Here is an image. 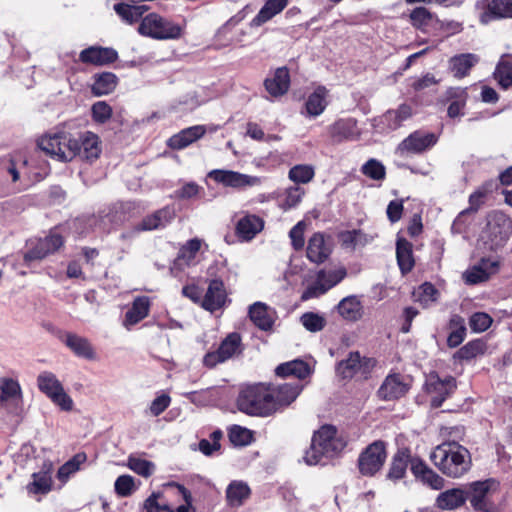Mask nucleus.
Listing matches in <instances>:
<instances>
[{
	"label": "nucleus",
	"mask_w": 512,
	"mask_h": 512,
	"mask_svg": "<svg viewBox=\"0 0 512 512\" xmlns=\"http://www.w3.org/2000/svg\"><path fill=\"white\" fill-rule=\"evenodd\" d=\"M289 0H266L257 15L251 20V27H260L273 17L280 14L288 5Z\"/></svg>",
	"instance_id": "e433bc0d"
},
{
	"label": "nucleus",
	"mask_w": 512,
	"mask_h": 512,
	"mask_svg": "<svg viewBox=\"0 0 512 512\" xmlns=\"http://www.w3.org/2000/svg\"><path fill=\"white\" fill-rule=\"evenodd\" d=\"M224 283L214 279L209 283L207 292L202 300V307L210 312L220 309L226 301Z\"/></svg>",
	"instance_id": "c85d7f7f"
},
{
	"label": "nucleus",
	"mask_w": 512,
	"mask_h": 512,
	"mask_svg": "<svg viewBox=\"0 0 512 512\" xmlns=\"http://www.w3.org/2000/svg\"><path fill=\"white\" fill-rule=\"evenodd\" d=\"M479 21L488 24L494 20L512 18V0H491L477 2Z\"/></svg>",
	"instance_id": "2eb2a0df"
},
{
	"label": "nucleus",
	"mask_w": 512,
	"mask_h": 512,
	"mask_svg": "<svg viewBox=\"0 0 512 512\" xmlns=\"http://www.w3.org/2000/svg\"><path fill=\"white\" fill-rule=\"evenodd\" d=\"M228 436L234 446H247L253 442V432L238 425H234L229 429Z\"/></svg>",
	"instance_id": "680f3d73"
},
{
	"label": "nucleus",
	"mask_w": 512,
	"mask_h": 512,
	"mask_svg": "<svg viewBox=\"0 0 512 512\" xmlns=\"http://www.w3.org/2000/svg\"><path fill=\"white\" fill-rule=\"evenodd\" d=\"M413 461H419V459L412 458L409 450H398L392 459L387 478L392 481L402 479L406 474L408 465H410V468L412 467Z\"/></svg>",
	"instance_id": "a19ab883"
},
{
	"label": "nucleus",
	"mask_w": 512,
	"mask_h": 512,
	"mask_svg": "<svg viewBox=\"0 0 512 512\" xmlns=\"http://www.w3.org/2000/svg\"><path fill=\"white\" fill-rule=\"evenodd\" d=\"M442 443L437 445L436 448H464L461 442L464 441V429L462 427H446L440 431Z\"/></svg>",
	"instance_id": "864d4df0"
},
{
	"label": "nucleus",
	"mask_w": 512,
	"mask_h": 512,
	"mask_svg": "<svg viewBox=\"0 0 512 512\" xmlns=\"http://www.w3.org/2000/svg\"><path fill=\"white\" fill-rule=\"evenodd\" d=\"M208 177L216 183L234 189H245L260 184V178L243 174L233 170L215 169L208 173Z\"/></svg>",
	"instance_id": "f8f14e48"
},
{
	"label": "nucleus",
	"mask_w": 512,
	"mask_h": 512,
	"mask_svg": "<svg viewBox=\"0 0 512 512\" xmlns=\"http://www.w3.org/2000/svg\"><path fill=\"white\" fill-rule=\"evenodd\" d=\"M409 388L403 375L390 373L379 387L377 395L383 401H394L405 396Z\"/></svg>",
	"instance_id": "f3484780"
},
{
	"label": "nucleus",
	"mask_w": 512,
	"mask_h": 512,
	"mask_svg": "<svg viewBox=\"0 0 512 512\" xmlns=\"http://www.w3.org/2000/svg\"><path fill=\"white\" fill-rule=\"evenodd\" d=\"M467 500L476 511L497 512L496 498L499 495L500 483L495 478L474 481L467 485Z\"/></svg>",
	"instance_id": "7ed1b4c3"
},
{
	"label": "nucleus",
	"mask_w": 512,
	"mask_h": 512,
	"mask_svg": "<svg viewBox=\"0 0 512 512\" xmlns=\"http://www.w3.org/2000/svg\"><path fill=\"white\" fill-rule=\"evenodd\" d=\"M115 12L128 24L142 20V15L148 10L146 5H135L133 3H118L114 5Z\"/></svg>",
	"instance_id": "49530a36"
},
{
	"label": "nucleus",
	"mask_w": 512,
	"mask_h": 512,
	"mask_svg": "<svg viewBox=\"0 0 512 512\" xmlns=\"http://www.w3.org/2000/svg\"><path fill=\"white\" fill-rule=\"evenodd\" d=\"M302 390V385L298 382L284 383L278 386H271L272 401L274 402V412L280 406H287L292 403Z\"/></svg>",
	"instance_id": "cd10ccee"
},
{
	"label": "nucleus",
	"mask_w": 512,
	"mask_h": 512,
	"mask_svg": "<svg viewBox=\"0 0 512 512\" xmlns=\"http://www.w3.org/2000/svg\"><path fill=\"white\" fill-rule=\"evenodd\" d=\"M396 257L399 268L403 274L408 273L414 267L412 244L404 239L398 238L396 242Z\"/></svg>",
	"instance_id": "c03bdc74"
},
{
	"label": "nucleus",
	"mask_w": 512,
	"mask_h": 512,
	"mask_svg": "<svg viewBox=\"0 0 512 512\" xmlns=\"http://www.w3.org/2000/svg\"><path fill=\"white\" fill-rule=\"evenodd\" d=\"M168 486H175L178 489L179 493L185 500V504L173 509L166 502L161 501V493H152L144 501L142 512H194L191 511L192 496L190 492L182 485L169 484Z\"/></svg>",
	"instance_id": "ddd939ff"
},
{
	"label": "nucleus",
	"mask_w": 512,
	"mask_h": 512,
	"mask_svg": "<svg viewBox=\"0 0 512 512\" xmlns=\"http://www.w3.org/2000/svg\"><path fill=\"white\" fill-rule=\"evenodd\" d=\"M487 191L479 189L472 193L469 197V204L470 207L467 210L462 211L456 219L453 221L452 224V231L454 233H461L463 230V217L470 211L476 212L480 206L484 203V199L486 197Z\"/></svg>",
	"instance_id": "de8ad7c7"
},
{
	"label": "nucleus",
	"mask_w": 512,
	"mask_h": 512,
	"mask_svg": "<svg viewBox=\"0 0 512 512\" xmlns=\"http://www.w3.org/2000/svg\"><path fill=\"white\" fill-rule=\"evenodd\" d=\"M207 245L200 238H193L184 243L174 261V266L183 269L184 267L195 266L199 262V253L202 246Z\"/></svg>",
	"instance_id": "4be33fe9"
},
{
	"label": "nucleus",
	"mask_w": 512,
	"mask_h": 512,
	"mask_svg": "<svg viewBox=\"0 0 512 512\" xmlns=\"http://www.w3.org/2000/svg\"><path fill=\"white\" fill-rule=\"evenodd\" d=\"M264 228V220L254 214H246L240 218L235 227V233L241 241H251Z\"/></svg>",
	"instance_id": "a878e982"
},
{
	"label": "nucleus",
	"mask_w": 512,
	"mask_h": 512,
	"mask_svg": "<svg viewBox=\"0 0 512 512\" xmlns=\"http://www.w3.org/2000/svg\"><path fill=\"white\" fill-rule=\"evenodd\" d=\"M414 296L423 307H429L437 301L439 292L434 285L425 282L414 292Z\"/></svg>",
	"instance_id": "bf43d9fd"
},
{
	"label": "nucleus",
	"mask_w": 512,
	"mask_h": 512,
	"mask_svg": "<svg viewBox=\"0 0 512 512\" xmlns=\"http://www.w3.org/2000/svg\"><path fill=\"white\" fill-rule=\"evenodd\" d=\"M64 343L76 356L87 360H96V352L87 338L67 333Z\"/></svg>",
	"instance_id": "c9c22d12"
},
{
	"label": "nucleus",
	"mask_w": 512,
	"mask_h": 512,
	"mask_svg": "<svg viewBox=\"0 0 512 512\" xmlns=\"http://www.w3.org/2000/svg\"><path fill=\"white\" fill-rule=\"evenodd\" d=\"M334 455L338 456L336 450H305L303 460L308 466H325L332 463Z\"/></svg>",
	"instance_id": "13d9d810"
},
{
	"label": "nucleus",
	"mask_w": 512,
	"mask_h": 512,
	"mask_svg": "<svg viewBox=\"0 0 512 512\" xmlns=\"http://www.w3.org/2000/svg\"><path fill=\"white\" fill-rule=\"evenodd\" d=\"M267 92L272 97H280L287 93L290 86V75L286 67L276 69L271 77L264 82Z\"/></svg>",
	"instance_id": "72a5a7b5"
},
{
	"label": "nucleus",
	"mask_w": 512,
	"mask_h": 512,
	"mask_svg": "<svg viewBox=\"0 0 512 512\" xmlns=\"http://www.w3.org/2000/svg\"><path fill=\"white\" fill-rule=\"evenodd\" d=\"M494 77L499 85L507 89L512 86V57L511 55H502L494 72Z\"/></svg>",
	"instance_id": "09e8293b"
},
{
	"label": "nucleus",
	"mask_w": 512,
	"mask_h": 512,
	"mask_svg": "<svg viewBox=\"0 0 512 512\" xmlns=\"http://www.w3.org/2000/svg\"><path fill=\"white\" fill-rule=\"evenodd\" d=\"M435 19V15L425 7H416L409 13L411 25L419 30L425 31Z\"/></svg>",
	"instance_id": "6e6d98bb"
},
{
	"label": "nucleus",
	"mask_w": 512,
	"mask_h": 512,
	"mask_svg": "<svg viewBox=\"0 0 512 512\" xmlns=\"http://www.w3.org/2000/svg\"><path fill=\"white\" fill-rule=\"evenodd\" d=\"M375 365V359L362 358L358 352H351L347 359L338 364L336 371L344 379H350L356 375L367 378Z\"/></svg>",
	"instance_id": "9b49d317"
},
{
	"label": "nucleus",
	"mask_w": 512,
	"mask_h": 512,
	"mask_svg": "<svg viewBox=\"0 0 512 512\" xmlns=\"http://www.w3.org/2000/svg\"><path fill=\"white\" fill-rule=\"evenodd\" d=\"M331 253V246L326 242L324 234L314 233L308 241L307 258L313 263H323Z\"/></svg>",
	"instance_id": "7c9ffc66"
},
{
	"label": "nucleus",
	"mask_w": 512,
	"mask_h": 512,
	"mask_svg": "<svg viewBox=\"0 0 512 512\" xmlns=\"http://www.w3.org/2000/svg\"><path fill=\"white\" fill-rule=\"evenodd\" d=\"M346 445V440L338 434L337 428L325 424L314 432L310 448H343Z\"/></svg>",
	"instance_id": "a211bd4d"
},
{
	"label": "nucleus",
	"mask_w": 512,
	"mask_h": 512,
	"mask_svg": "<svg viewBox=\"0 0 512 512\" xmlns=\"http://www.w3.org/2000/svg\"><path fill=\"white\" fill-rule=\"evenodd\" d=\"M242 338L237 332L229 333L214 351L207 352L203 357V365L214 368L242 353Z\"/></svg>",
	"instance_id": "6e6552de"
},
{
	"label": "nucleus",
	"mask_w": 512,
	"mask_h": 512,
	"mask_svg": "<svg viewBox=\"0 0 512 512\" xmlns=\"http://www.w3.org/2000/svg\"><path fill=\"white\" fill-rule=\"evenodd\" d=\"M436 142L437 136L434 133L415 131L402 141L399 149L417 154L433 147Z\"/></svg>",
	"instance_id": "5701e85b"
},
{
	"label": "nucleus",
	"mask_w": 512,
	"mask_h": 512,
	"mask_svg": "<svg viewBox=\"0 0 512 512\" xmlns=\"http://www.w3.org/2000/svg\"><path fill=\"white\" fill-rule=\"evenodd\" d=\"M117 52L108 47L90 46L80 52L79 60L88 65L104 66L115 62Z\"/></svg>",
	"instance_id": "aec40b11"
},
{
	"label": "nucleus",
	"mask_w": 512,
	"mask_h": 512,
	"mask_svg": "<svg viewBox=\"0 0 512 512\" xmlns=\"http://www.w3.org/2000/svg\"><path fill=\"white\" fill-rule=\"evenodd\" d=\"M150 299L147 296L136 297L125 314L123 325L130 329L144 318H146L150 311Z\"/></svg>",
	"instance_id": "473e14b6"
},
{
	"label": "nucleus",
	"mask_w": 512,
	"mask_h": 512,
	"mask_svg": "<svg viewBox=\"0 0 512 512\" xmlns=\"http://www.w3.org/2000/svg\"><path fill=\"white\" fill-rule=\"evenodd\" d=\"M499 267V262L492 258H482L480 262L464 273V279L468 284H478L486 281Z\"/></svg>",
	"instance_id": "b1692460"
},
{
	"label": "nucleus",
	"mask_w": 512,
	"mask_h": 512,
	"mask_svg": "<svg viewBox=\"0 0 512 512\" xmlns=\"http://www.w3.org/2000/svg\"><path fill=\"white\" fill-rule=\"evenodd\" d=\"M387 458L386 450H363L358 457V468L363 476H374Z\"/></svg>",
	"instance_id": "412c9836"
},
{
	"label": "nucleus",
	"mask_w": 512,
	"mask_h": 512,
	"mask_svg": "<svg viewBox=\"0 0 512 512\" xmlns=\"http://www.w3.org/2000/svg\"><path fill=\"white\" fill-rule=\"evenodd\" d=\"M86 460L87 456L84 452L77 453L58 469L57 478L62 484L66 483L74 473L80 470L81 465L84 464Z\"/></svg>",
	"instance_id": "5fc2aeb1"
},
{
	"label": "nucleus",
	"mask_w": 512,
	"mask_h": 512,
	"mask_svg": "<svg viewBox=\"0 0 512 512\" xmlns=\"http://www.w3.org/2000/svg\"><path fill=\"white\" fill-rule=\"evenodd\" d=\"M374 121V126L379 129L380 132L393 131L401 126V122L396 117V113H394L393 110H388Z\"/></svg>",
	"instance_id": "69168bd1"
},
{
	"label": "nucleus",
	"mask_w": 512,
	"mask_h": 512,
	"mask_svg": "<svg viewBox=\"0 0 512 512\" xmlns=\"http://www.w3.org/2000/svg\"><path fill=\"white\" fill-rule=\"evenodd\" d=\"M37 387L55 405L63 411H71L73 408L72 398L65 392L62 383L57 376L50 371H43L37 376Z\"/></svg>",
	"instance_id": "0eeeda50"
},
{
	"label": "nucleus",
	"mask_w": 512,
	"mask_h": 512,
	"mask_svg": "<svg viewBox=\"0 0 512 512\" xmlns=\"http://www.w3.org/2000/svg\"><path fill=\"white\" fill-rule=\"evenodd\" d=\"M456 380L452 376L440 378L436 372L427 375L425 390L430 396L431 406L438 408L455 391Z\"/></svg>",
	"instance_id": "9d476101"
},
{
	"label": "nucleus",
	"mask_w": 512,
	"mask_h": 512,
	"mask_svg": "<svg viewBox=\"0 0 512 512\" xmlns=\"http://www.w3.org/2000/svg\"><path fill=\"white\" fill-rule=\"evenodd\" d=\"M79 144L81 152L78 154L81 158L93 161L96 160L101 153L100 140L98 135L91 131H79Z\"/></svg>",
	"instance_id": "f704fd0d"
},
{
	"label": "nucleus",
	"mask_w": 512,
	"mask_h": 512,
	"mask_svg": "<svg viewBox=\"0 0 512 512\" xmlns=\"http://www.w3.org/2000/svg\"><path fill=\"white\" fill-rule=\"evenodd\" d=\"M361 172L376 181H381L386 176V170L384 165L376 160V159H369L362 167Z\"/></svg>",
	"instance_id": "338daca9"
},
{
	"label": "nucleus",
	"mask_w": 512,
	"mask_h": 512,
	"mask_svg": "<svg viewBox=\"0 0 512 512\" xmlns=\"http://www.w3.org/2000/svg\"><path fill=\"white\" fill-rule=\"evenodd\" d=\"M10 403L19 406L23 403V392L18 380L10 377L0 378V404L7 407Z\"/></svg>",
	"instance_id": "bb28decb"
},
{
	"label": "nucleus",
	"mask_w": 512,
	"mask_h": 512,
	"mask_svg": "<svg viewBox=\"0 0 512 512\" xmlns=\"http://www.w3.org/2000/svg\"><path fill=\"white\" fill-rule=\"evenodd\" d=\"M466 500V489L453 488L441 492L436 499V504L441 509L453 510L461 507L466 502Z\"/></svg>",
	"instance_id": "ea45409f"
},
{
	"label": "nucleus",
	"mask_w": 512,
	"mask_h": 512,
	"mask_svg": "<svg viewBox=\"0 0 512 512\" xmlns=\"http://www.w3.org/2000/svg\"><path fill=\"white\" fill-rule=\"evenodd\" d=\"M29 494L44 495L52 489V476L47 472H35L32 481L26 487Z\"/></svg>",
	"instance_id": "603ef678"
},
{
	"label": "nucleus",
	"mask_w": 512,
	"mask_h": 512,
	"mask_svg": "<svg viewBox=\"0 0 512 512\" xmlns=\"http://www.w3.org/2000/svg\"><path fill=\"white\" fill-rule=\"evenodd\" d=\"M329 91L324 86H318L305 102V112L309 117L321 115L328 106Z\"/></svg>",
	"instance_id": "4c0bfd02"
},
{
	"label": "nucleus",
	"mask_w": 512,
	"mask_h": 512,
	"mask_svg": "<svg viewBox=\"0 0 512 512\" xmlns=\"http://www.w3.org/2000/svg\"><path fill=\"white\" fill-rule=\"evenodd\" d=\"M411 472L417 480L431 489L440 490L444 487L445 480L421 460L412 462Z\"/></svg>",
	"instance_id": "c756f323"
},
{
	"label": "nucleus",
	"mask_w": 512,
	"mask_h": 512,
	"mask_svg": "<svg viewBox=\"0 0 512 512\" xmlns=\"http://www.w3.org/2000/svg\"><path fill=\"white\" fill-rule=\"evenodd\" d=\"M38 145L46 154L62 162L72 161L81 152L78 130L72 123H64L45 134Z\"/></svg>",
	"instance_id": "f257e3e1"
},
{
	"label": "nucleus",
	"mask_w": 512,
	"mask_h": 512,
	"mask_svg": "<svg viewBox=\"0 0 512 512\" xmlns=\"http://www.w3.org/2000/svg\"><path fill=\"white\" fill-rule=\"evenodd\" d=\"M138 32L157 40L178 39L182 36L183 28L157 13H150L142 18Z\"/></svg>",
	"instance_id": "423d86ee"
},
{
	"label": "nucleus",
	"mask_w": 512,
	"mask_h": 512,
	"mask_svg": "<svg viewBox=\"0 0 512 512\" xmlns=\"http://www.w3.org/2000/svg\"><path fill=\"white\" fill-rule=\"evenodd\" d=\"M250 495L249 486L243 481H232L226 490V498L230 506L239 507Z\"/></svg>",
	"instance_id": "a18cd8bd"
},
{
	"label": "nucleus",
	"mask_w": 512,
	"mask_h": 512,
	"mask_svg": "<svg viewBox=\"0 0 512 512\" xmlns=\"http://www.w3.org/2000/svg\"><path fill=\"white\" fill-rule=\"evenodd\" d=\"M479 21L488 24L494 20L512 18V0H491L477 2Z\"/></svg>",
	"instance_id": "dca6fc26"
},
{
	"label": "nucleus",
	"mask_w": 512,
	"mask_h": 512,
	"mask_svg": "<svg viewBox=\"0 0 512 512\" xmlns=\"http://www.w3.org/2000/svg\"><path fill=\"white\" fill-rule=\"evenodd\" d=\"M317 275L320 278V282L325 285L327 290H330L338 283H340L347 275L344 267H339L331 270H320Z\"/></svg>",
	"instance_id": "052dcab7"
},
{
	"label": "nucleus",
	"mask_w": 512,
	"mask_h": 512,
	"mask_svg": "<svg viewBox=\"0 0 512 512\" xmlns=\"http://www.w3.org/2000/svg\"><path fill=\"white\" fill-rule=\"evenodd\" d=\"M337 310L340 316L351 322L358 321L363 315V307L360 300L356 296H348L342 299Z\"/></svg>",
	"instance_id": "79ce46f5"
},
{
	"label": "nucleus",
	"mask_w": 512,
	"mask_h": 512,
	"mask_svg": "<svg viewBox=\"0 0 512 512\" xmlns=\"http://www.w3.org/2000/svg\"><path fill=\"white\" fill-rule=\"evenodd\" d=\"M251 321L261 330H270L275 322L276 313L265 303L256 302L249 308Z\"/></svg>",
	"instance_id": "2f4dec72"
},
{
	"label": "nucleus",
	"mask_w": 512,
	"mask_h": 512,
	"mask_svg": "<svg viewBox=\"0 0 512 512\" xmlns=\"http://www.w3.org/2000/svg\"><path fill=\"white\" fill-rule=\"evenodd\" d=\"M117 85V77L111 72H104L95 77L92 92L96 96L107 95L114 91Z\"/></svg>",
	"instance_id": "3c124183"
},
{
	"label": "nucleus",
	"mask_w": 512,
	"mask_h": 512,
	"mask_svg": "<svg viewBox=\"0 0 512 512\" xmlns=\"http://www.w3.org/2000/svg\"><path fill=\"white\" fill-rule=\"evenodd\" d=\"M327 130L334 143L356 140L360 135L357 121L353 118L338 119Z\"/></svg>",
	"instance_id": "6ab92c4d"
},
{
	"label": "nucleus",
	"mask_w": 512,
	"mask_h": 512,
	"mask_svg": "<svg viewBox=\"0 0 512 512\" xmlns=\"http://www.w3.org/2000/svg\"><path fill=\"white\" fill-rule=\"evenodd\" d=\"M511 234V219L501 211H494L488 215L481 239L487 250L498 251L505 246Z\"/></svg>",
	"instance_id": "20e7f679"
},
{
	"label": "nucleus",
	"mask_w": 512,
	"mask_h": 512,
	"mask_svg": "<svg viewBox=\"0 0 512 512\" xmlns=\"http://www.w3.org/2000/svg\"><path fill=\"white\" fill-rule=\"evenodd\" d=\"M486 345L482 340H472L462 346L454 354V359L457 360H471L479 355L484 354Z\"/></svg>",
	"instance_id": "4d7b16f0"
},
{
	"label": "nucleus",
	"mask_w": 512,
	"mask_h": 512,
	"mask_svg": "<svg viewBox=\"0 0 512 512\" xmlns=\"http://www.w3.org/2000/svg\"><path fill=\"white\" fill-rule=\"evenodd\" d=\"M314 169L310 165H296L289 171V178L295 183L306 184L314 177Z\"/></svg>",
	"instance_id": "0e129e2a"
},
{
	"label": "nucleus",
	"mask_w": 512,
	"mask_h": 512,
	"mask_svg": "<svg viewBox=\"0 0 512 512\" xmlns=\"http://www.w3.org/2000/svg\"><path fill=\"white\" fill-rule=\"evenodd\" d=\"M271 385L258 383L243 387L237 398L238 409L254 416H269L274 413Z\"/></svg>",
	"instance_id": "f03ea898"
},
{
	"label": "nucleus",
	"mask_w": 512,
	"mask_h": 512,
	"mask_svg": "<svg viewBox=\"0 0 512 512\" xmlns=\"http://www.w3.org/2000/svg\"><path fill=\"white\" fill-rule=\"evenodd\" d=\"M450 96L451 98H455V100H453L448 107V115L451 118H455L462 114L466 103L467 92L466 89L457 88L450 92Z\"/></svg>",
	"instance_id": "e2e57ef3"
},
{
	"label": "nucleus",
	"mask_w": 512,
	"mask_h": 512,
	"mask_svg": "<svg viewBox=\"0 0 512 512\" xmlns=\"http://www.w3.org/2000/svg\"><path fill=\"white\" fill-rule=\"evenodd\" d=\"M174 218V208L169 206L163 207L144 217L139 224L133 227L130 233H123L121 237L126 238L127 236H131L132 234L139 232L163 229L170 224Z\"/></svg>",
	"instance_id": "4468645a"
},
{
	"label": "nucleus",
	"mask_w": 512,
	"mask_h": 512,
	"mask_svg": "<svg viewBox=\"0 0 512 512\" xmlns=\"http://www.w3.org/2000/svg\"><path fill=\"white\" fill-rule=\"evenodd\" d=\"M300 320H301L302 325L308 331H311V332L321 331L326 325L325 318L322 315H320L318 313H314V312L304 313L301 316Z\"/></svg>",
	"instance_id": "774afa93"
},
{
	"label": "nucleus",
	"mask_w": 512,
	"mask_h": 512,
	"mask_svg": "<svg viewBox=\"0 0 512 512\" xmlns=\"http://www.w3.org/2000/svg\"><path fill=\"white\" fill-rule=\"evenodd\" d=\"M451 332L447 338V345L450 348L459 346L466 336L465 320L459 315H453L449 321Z\"/></svg>",
	"instance_id": "8fccbe9b"
},
{
	"label": "nucleus",
	"mask_w": 512,
	"mask_h": 512,
	"mask_svg": "<svg viewBox=\"0 0 512 512\" xmlns=\"http://www.w3.org/2000/svg\"><path fill=\"white\" fill-rule=\"evenodd\" d=\"M63 237L56 231H51L44 238L30 240L27 243L28 250L24 254V262L29 265L32 261L44 259L49 254L56 252L63 246Z\"/></svg>",
	"instance_id": "1a4fd4ad"
},
{
	"label": "nucleus",
	"mask_w": 512,
	"mask_h": 512,
	"mask_svg": "<svg viewBox=\"0 0 512 512\" xmlns=\"http://www.w3.org/2000/svg\"><path fill=\"white\" fill-rule=\"evenodd\" d=\"M479 62V56L473 53H463L453 56L449 60V68L454 77L462 79L466 77L472 67Z\"/></svg>",
	"instance_id": "58836bf2"
},
{
	"label": "nucleus",
	"mask_w": 512,
	"mask_h": 512,
	"mask_svg": "<svg viewBox=\"0 0 512 512\" xmlns=\"http://www.w3.org/2000/svg\"><path fill=\"white\" fill-rule=\"evenodd\" d=\"M276 374L280 377L293 376L296 379H305L311 374L310 366L302 360H293L280 364L276 370Z\"/></svg>",
	"instance_id": "37998d69"
},
{
	"label": "nucleus",
	"mask_w": 512,
	"mask_h": 512,
	"mask_svg": "<svg viewBox=\"0 0 512 512\" xmlns=\"http://www.w3.org/2000/svg\"><path fill=\"white\" fill-rule=\"evenodd\" d=\"M205 133L206 125L191 126L171 136L167 145L173 150H182L202 138Z\"/></svg>",
	"instance_id": "393cba45"
},
{
	"label": "nucleus",
	"mask_w": 512,
	"mask_h": 512,
	"mask_svg": "<svg viewBox=\"0 0 512 512\" xmlns=\"http://www.w3.org/2000/svg\"><path fill=\"white\" fill-rule=\"evenodd\" d=\"M430 458L445 475L453 478L461 477L472 464L469 450H433Z\"/></svg>",
	"instance_id": "39448f33"
}]
</instances>
